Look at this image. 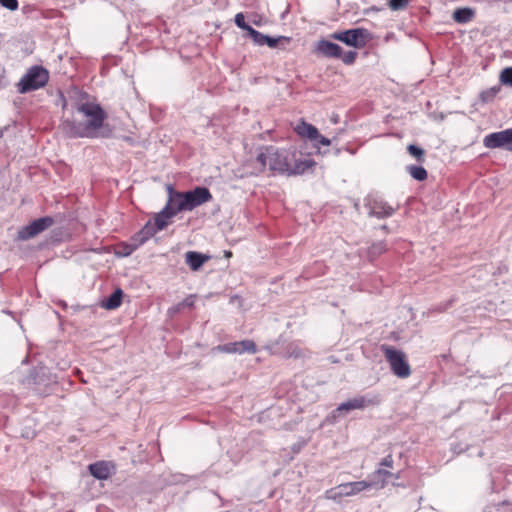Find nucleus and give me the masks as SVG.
Listing matches in <instances>:
<instances>
[{"label": "nucleus", "instance_id": "21", "mask_svg": "<svg viewBox=\"0 0 512 512\" xmlns=\"http://www.w3.org/2000/svg\"><path fill=\"white\" fill-rule=\"evenodd\" d=\"M473 10L470 8H459L453 13V19L457 23H467L473 18Z\"/></svg>", "mask_w": 512, "mask_h": 512}, {"label": "nucleus", "instance_id": "38", "mask_svg": "<svg viewBox=\"0 0 512 512\" xmlns=\"http://www.w3.org/2000/svg\"><path fill=\"white\" fill-rule=\"evenodd\" d=\"M291 128H315L313 125L306 123L302 119H299V122L296 125H292Z\"/></svg>", "mask_w": 512, "mask_h": 512}, {"label": "nucleus", "instance_id": "11", "mask_svg": "<svg viewBox=\"0 0 512 512\" xmlns=\"http://www.w3.org/2000/svg\"><path fill=\"white\" fill-rule=\"evenodd\" d=\"M53 219L49 216L38 218L18 231L17 239L25 241L37 236L53 224Z\"/></svg>", "mask_w": 512, "mask_h": 512}, {"label": "nucleus", "instance_id": "24", "mask_svg": "<svg viewBox=\"0 0 512 512\" xmlns=\"http://www.w3.org/2000/svg\"><path fill=\"white\" fill-rule=\"evenodd\" d=\"M500 90H501L500 86H493V87L483 91L480 94V101L485 104L492 102L495 99V97L497 96V94L500 92Z\"/></svg>", "mask_w": 512, "mask_h": 512}, {"label": "nucleus", "instance_id": "10", "mask_svg": "<svg viewBox=\"0 0 512 512\" xmlns=\"http://www.w3.org/2000/svg\"><path fill=\"white\" fill-rule=\"evenodd\" d=\"M365 206L369 215L379 219L390 217L394 214L395 208L378 196L369 195L365 199Z\"/></svg>", "mask_w": 512, "mask_h": 512}, {"label": "nucleus", "instance_id": "39", "mask_svg": "<svg viewBox=\"0 0 512 512\" xmlns=\"http://www.w3.org/2000/svg\"><path fill=\"white\" fill-rule=\"evenodd\" d=\"M392 477H394L395 479H399L400 478V474L399 473L398 474H393Z\"/></svg>", "mask_w": 512, "mask_h": 512}, {"label": "nucleus", "instance_id": "26", "mask_svg": "<svg viewBox=\"0 0 512 512\" xmlns=\"http://www.w3.org/2000/svg\"><path fill=\"white\" fill-rule=\"evenodd\" d=\"M240 346V354H243L245 352L250 354H255L257 352V346L254 341L252 340H242L239 341Z\"/></svg>", "mask_w": 512, "mask_h": 512}, {"label": "nucleus", "instance_id": "12", "mask_svg": "<svg viewBox=\"0 0 512 512\" xmlns=\"http://www.w3.org/2000/svg\"><path fill=\"white\" fill-rule=\"evenodd\" d=\"M484 146L490 149L505 148L512 152V130H501L487 135L483 140Z\"/></svg>", "mask_w": 512, "mask_h": 512}, {"label": "nucleus", "instance_id": "40", "mask_svg": "<svg viewBox=\"0 0 512 512\" xmlns=\"http://www.w3.org/2000/svg\"><path fill=\"white\" fill-rule=\"evenodd\" d=\"M225 255H226V257H230V256L232 255V253H231L230 251H227V252L225 253Z\"/></svg>", "mask_w": 512, "mask_h": 512}, {"label": "nucleus", "instance_id": "13", "mask_svg": "<svg viewBox=\"0 0 512 512\" xmlns=\"http://www.w3.org/2000/svg\"><path fill=\"white\" fill-rule=\"evenodd\" d=\"M179 212V210H176V205L174 204L173 199L169 197L164 208L157 213L152 220L153 225L158 231H161L169 225L171 219Z\"/></svg>", "mask_w": 512, "mask_h": 512}, {"label": "nucleus", "instance_id": "15", "mask_svg": "<svg viewBox=\"0 0 512 512\" xmlns=\"http://www.w3.org/2000/svg\"><path fill=\"white\" fill-rule=\"evenodd\" d=\"M316 51L328 58H340L342 48L334 42L322 39L317 42Z\"/></svg>", "mask_w": 512, "mask_h": 512}, {"label": "nucleus", "instance_id": "6", "mask_svg": "<svg viewBox=\"0 0 512 512\" xmlns=\"http://www.w3.org/2000/svg\"><path fill=\"white\" fill-rule=\"evenodd\" d=\"M331 38L354 48H362L371 39V34L364 28H353L331 34Z\"/></svg>", "mask_w": 512, "mask_h": 512}, {"label": "nucleus", "instance_id": "16", "mask_svg": "<svg viewBox=\"0 0 512 512\" xmlns=\"http://www.w3.org/2000/svg\"><path fill=\"white\" fill-rule=\"evenodd\" d=\"M111 465L106 461H98L88 466V470L90 474L98 480H106L111 475Z\"/></svg>", "mask_w": 512, "mask_h": 512}, {"label": "nucleus", "instance_id": "7", "mask_svg": "<svg viewBox=\"0 0 512 512\" xmlns=\"http://www.w3.org/2000/svg\"><path fill=\"white\" fill-rule=\"evenodd\" d=\"M381 402V399L378 395H358L352 399H349L346 402L341 403L333 412L334 416H336V413L340 412H349L356 409H364L366 407L370 406H376L379 405Z\"/></svg>", "mask_w": 512, "mask_h": 512}, {"label": "nucleus", "instance_id": "28", "mask_svg": "<svg viewBox=\"0 0 512 512\" xmlns=\"http://www.w3.org/2000/svg\"><path fill=\"white\" fill-rule=\"evenodd\" d=\"M407 150H408L409 154L412 157H414L418 162L424 161L425 152L422 148H420L414 144H410V145H408Z\"/></svg>", "mask_w": 512, "mask_h": 512}, {"label": "nucleus", "instance_id": "29", "mask_svg": "<svg viewBox=\"0 0 512 512\" xmlns=\"http://www.w3.org/2000/svg\"><path fill=\"white\" fill-rule=\"evenodd\" d=\"M500 81L502 84L512 87V66L501 71Z\"/></svg>", "mask_w": 512, "mask_h": 512}, {"label": "nucleus", "instance_id": "25", "mask_svg": "<svg viewBox=\"0 0 512 512\" xmlns=\"http://www.w3.org/2000/svg\"><path fill=\"white\" fill-rule=\"evenodd\" d=\"M373 477L380 478V480H377V484L375 486H378L379 488H384L387 484V479L389 477H392L393 474L389 472L388 470L379 468L372 474Z\"/></svg>", "mask_w": 512, "mask_h": 512}, {"label": "nucleus", "instance_id": "19", "mask_svg": "<svg viewBox=\"0 0 512 512\" xmlns=\"http://www.w3.org/2000/svg\"><path fill=\"white\" fill-rule=\"evenodd\" d=\"M196 298H197L196 295L190 294L182 302H179V303L175 304L174 306L170 307L168 309V315L170 317H173L176 314L180 313L185 308H189V309L193 308L195 305Z\"/></svg>", "mask_w": 512, "mask_h": 512}, {"label": "nucleus", "instance_id": "34", "mask_svg": "<svg viewBox=\"0 0 512 512\" xmlns=\"http://www.w3.org/2000/svg\"><path fill=\"white\" fill-rule=\"evenodd\" d=\"M0 4L11 11H14L18 8L17 0H0Z\"/></svg>", "mask_w": 512, "mask_h": 512}, {"label": "nucleus", "instance_id": "32", "mask_svg": "<svg viewBox=\"0 0 512 512\" xmlns=\"http://www.w3.org/2000/svg\"><path fill=\"white\" fill-rule=\"evenodd\" d=\"M235 24L243 29L249 32V28H252L250 25L246 24L244 15L242 13H238L235 15Z\"/></svg>", "mask_w": 512, "mask_h": 512}, {"label": "nucleus", "instance_id": "30", "mask_svg": "<svg viewBox=\"0 0 512 512\" xmlns=\"http://www.w3.org/2000/svg\"><path fill=\"white\" fill-rule=\"evenodd\" d=\"M249 35L252 37L253 41L258 45H265V35L255 30L254 28H249Z\"/></svg>", "mask_w": 512, "mask_h": 512}, {"label": "nucleus", "instance_id": "9", "mask_svg": "<svg viewBox=\"0 0 512 512\" xmlns=\"http://www.w3.org/2000/svg\"><path fill=\"white\" fill-rule=\"evenodd\" d=\"M158 230L153 225L152 220H149L143 228L137 232L131 239L128 244L125 245L124 255L128 256L132 252H134L137 248L143 245L146 241L152 238Z\"/></svg>", "mask_w": 512, "mask_h": 512}, {"label": "nucleus", "instance_id": "23", "mask_svg": "<svg viewBox=\"0 0 512 512\" xmlns=\"http://www.w3.org/2000/svg\"><path fill=\"white\" fill-rule=\"evenodd\" d=\"M410 176L418 181H424L427 179V171L422 166L411 165L407 168Z\"/></svg>", "mask_w": 512, "mask_h": 512}, {"label": "nucleus", "instance_id": "5", "mask_svg": "<svg viewBox=\"0 0 512 512\" xmlns=\"http://www.w3.org/2000/svg\"><path fill=\"white\" fill-rule=\"evenodd\" d=\"M49 80L48 71L41 66L31 67L19 82V91L26 93L39 89L46 85Z\"/></svg>", "mask_w": 512, "mask_h": 512}, {"label": "nucleus", "instance_id": "20", "mask_svg": "<svg viewBox=\"0 0 512 512\" xmlns=\"http://www.w3.org/2000/svg\"><path fill=\"white\" fill-rule=\"evenodd\" d=\"M122 296V290L117 288L106 300L102 302V307L108 310H114L118 308L122 303Z\"/></svg>", "mask_w": 512, "mask_h": 512}, {"label": "nucleus", "instance_id": "8", "mask_svg": "<svg viewBox=\"0 0 512 512\" xmlns=\"http://www.w3.org/2000/svg\"><path fill=\"white\" fill-rule=\"evenodd\" d=\"M78 111L87 118L86 128H101L105 119V112L103 109L95 103H84L78 107Z\"/></svg>", "mask_w": 512, "mask_h": 512}, {"label": "nucleus", "instance_id": "18", "mask_svg": "<svg viewBox=\"0 0 512 512\" xmlns=\"http://www.w3.org/2000/svg\"><path fill=\"white\" fill-rule=\"evenodd\" d=\"M209 259L208 256L203 255L199 252L188 251L185 254L186 263L189 265L191 270L197 271L200 267Z\"/></svg>", "mask_w": 512, "mask_h": 512}, {"label": "nucleus", "instance_id": "4", "mask_svg": "<svg viewBox=\"0 0 512 512\" xmlns=\"http://www.w3.org/2000/svg\"><path fill=\"white\" fill-rule=\"evenodd\" d=\"M376 484L377 482H368L365 480L342 483L327 490L326 498L336 501L343 497L355 496L364 490L375 487Z\"/></svg>", "mask_w": 512, "mask_h": 512}, {"label": "nucleus", "instance_id": "33", "mask_svg": "<svg viewBox=\"0 0 512 512\" xmlns=\"http://www.w3.org/2000/svg\"><path fill=\"white\" fill-rule=\"evenodd\" d=\"M408 4V0H390V8L392 10L404 9Z\"/></svg>", "mask_w": 512, "mask_h": 512}, {"label": "nucleus", "instance_id": "17", "mask_svg": "<svg viewBox=\"0 0 512 512\" xmlns=\"http://www.w3.org/2000/svg\"><path fill=\"white\" fill-rule=\"evenodd\" d=\"M67 138H98L109 137L111 130H66Z\"/></svg>", "mask_w": 512, "mask_h": 512}, {"label": "nucleus", "instance_id": "3", "mask_svg": "<svg viewBox=\"0 0 512 512\" xmlns=\"http://www.w3.org/2000/svg\"><path fill=\"white\" fill-rule=\"evenodd\" d=\"M381 350L383 351L394 375L399 378H407L410 376V365L406 360V356L403 351L389 345H382Z\"/></svg>", "mask_w": 512, "mask_h": 512}, {"label": "nucleus", "instance_id": "1", "mask_svg": "<svg viewBox=\"0 0 512 512\" xmlns=\"http://www.w3.org/2000/svg\"><path fill=\"white\" fill-rule=\"evenodd\" d=\"M255 165L259 173L268 170L272 174L295 176L312 169L316 162L310 158L295 159L294 152L280 150L274 146H265L259 150Z\"/></svg>", "mask_w": 512, "mask_h": 512}, {"label": "nucleus", "instance_id": "35", "mask_svg": "<svg viewBox=\"0 0 512 512\" xmlns=\"http://www.w3.org/2000/svg\"><path fill=\"white\" fill-rule=\"evenodd\" d=\"M453 302H454V300L450 299L444 303H441L435 307V311L440 312V313L445 312L452 306Z\"/></svg>", "mask_w": 512, "mask_h": 512}, {"label": "nucleus", "instance_id": "36", "mask_svg": "<svg viewBox=\"0 0 512 512\" xmlns=\"http://www.w3.org/2000/svg\"><path fill=\"white\" fill-rule=\"evenodd\" d=\"M393 464H394V460H393V457L391 454L384 457L380 462V466L388 467V468H392Z\"/></svg>", "mask_w": 512, "mask_h": 512}, {"label": "nucleus", "instance_id": "27", "mask_svg": "<svg viewBox=\"0 0 512 512\" xmlns=\"http://www.w3.org/2000/svg\"><path fill=\"white\" fill-rule=\"evenodd\" d=\"M217 350L223 353H229V354H240V346L239 342H230L223 345H219L217 347Z\"/></svg>", "mask_w": 512, "mask_h": 512}, {"label": "nucleus", "instance_id": "41", "mask_svg": "<svg viewBox=\"0 0 512 512\" xmlns=\"http://www.w3.org/2000/svg\"><path fill=\"white\" fill-rule=\"evenodd\" d=\"M382 229H383L384 231H387V230H388V228H387V226H386V225H383V226H382Z\"/></svg>", "mask_w": 512, "mask_h": 512}, {"label": "nucleus", "instance_id": "2", "mask_svg": "<svg viewBox=\"0 0 512 512\" xmlns=\"http://www.w3.org/2000/svg\"><path fill=\"white\" fill-rule=\"evenodd\" d=\"M168 192L176 205V210L191 211L194 208L212 200V194L206 187H196L186 192H178L172 186H168Z\"/></svg>", "mask_w": 512, "mask_h": 512}, {"label": "nucleus", "instance_id": "37", "mask_svg": "<svg viewBox=\"0 0 512 512\" xmlns=\"http://www.w3.org/2000/svg\"><path fill=\"white\" fill-rule=\"evenodd\" d=\"M278 39L272 38L270 36L265 35V44L268 45L271 48H274L277 46Z\"/></svg>", "mask_w": 512, "mask_h": 512}, {"label": "nucleus", "instance_id": "31", "mask_svg": "<svg viewBox=\"0 0 512 512\" xmlns=\"http://www.w3.org/2000/svg\"><path fill=\"white\" fill-rule=\"evenodd\" d=\"M356 57H357V52H355V51H347L344 54L341 53V56H340L342 61L347 65L353 64L355 62Z\"/></svg>", "mask_w": 512, "mask_h": 512}, {"label": "nucleus", "instance_id": "14", "mask_svg": "<svg viewBox=\"0 0 512 512\" xmlns=\"http://www.w3.org/2000/svg\"><path fill=\"white\" fill-rule=\"evenodd\" d=\"M302 137L307 138L312 146L317 149L318 153L325 154L326 151H321L322 146H329L331 140L319 134V130H297Z\"/></svg>", "mask_w": 512, "mask_h": 512}, {"label": "nucleus", "instance_id": "42", "mask_svg": "<svg viewBox=\"0 0 512 512\" xmlns=\"http://www.w3.org/2000/svg\"><path fill=\"white\" fill-rule=\"evenodd\" d=\"M3 130H0V138L3 136Z\"/></svg>", "mask_w": 512, "mask_h": 512}, {"label": "nucleus", "instance_id": "22", "mask_svg": "<svg viewBox=\"0 0 512 512\" xmlns=\"http://www.w3.org/2000/svg\"><path fill=\"white\" fill-rule=\"evenodd\" d=\"M387 250V245L384 241H379L376 243H373L368 248V257L370 260H374L377 257H379L381 254H383Z\"/></svg>", "mask_w": 512, "mask_h": 512}]
</instances>
